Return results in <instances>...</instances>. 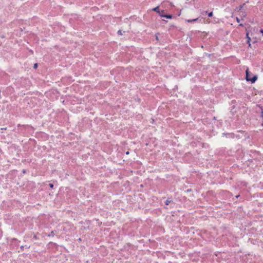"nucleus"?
I'll return each instance as SVG.
<instances>
[{
  "label": "nucleus",
  "mask_w": 263,
  "mask_h": 263,
  "mask_svg": "<svg viewBox=\"0 0 263 263\" xmlns=\"http://www.w3.org/2000/svg\"><path fill=\"white\" fill-rule=\"evenodd\" d=\"M246 80L247 81H251L252 83H255L257 79V76L256 75L254 76L252 78H248V70L247 69L246 71Z\"/></svg>",
  "instance_id": "f257e3e1"
},
{
  "label": "nucleus",
  "mask_w": 263,
  "mask_h": 263,
  "mask_svg": "<svg viewBox=\"0 0 263 263\" xmlns=\"http://www.w3.org/2000/svg\"><path fill=\"white\" fill-rule=\"evenodd\" d=\"M152 10L156 12L157 13H158L159 14V15L160 16H161V15H163V14H164V10H161V11L159 10V6H157V7L153 8L152 9Z\"/></svg>",
  "instance_id": "f03ea898"
},
{
  "label": "nucleus",
  "mask_w": 263,
  "mask_h": 263,
  "mask_svg": "<svg viewBox=\"0 0 263 263\" xmlns=\"http://www.w3.org/2000/svg\"><path fill=\"white\" fill-rule=\"evenodd\" d=\"M247 35V39H248L247 43H248L249 46H251V43H250L251 38L249 36V33L248 32L247 33V35Z\"/></svg>",
  "instance_id": "7ed1b4c3"
},
{
  "label": "nucleus",
  "mask_w": 263,
  "mask_h": 263,
  "mask_svg": "<svg viewBox=\"0 0 263 263\" xmlns=\"http://www.w3.org/2000/svg\"><path fill=\"white\" fill-rule=\"evenodd\" d=\"M161 17H164L169 19H171L172 18V16L171 15H164V14H163V15H161Z\"/></svg>",
  "instance_id": "20e7f679"
},
{
  "label": "nucleus",
  "mask_w": 263,
  "mask_h": 263,
  "mask_svg": "<svg viewBox=\"0 0 263 263\" xmlns=\"http://www.w3.org/2000/svg\"><path fill=\"white\" fill-rule=\"evenodd\" d=\"M197 19L196 18V19H193V20H187V22H189V23H190V22H194V21H196Z\"/></svg>",
  "instance_id": "39448f33"
},
{
  "label": "nucleus",
  "mask_w": 263,
  "mask_h": 263,
  "mask_svg": "<svg viewBox=\"0 0 263 263\" xmlns=\"http://www.w3.org/2000/svg\"><path fill=\"white\" fill-rule=\"evenodd\" d=\"M208 16L209 17H212L213 16V12H211L209 13V14H208Z\"/></svg>",
  "instance_id": "423d86ee"
},
{
  "label": "nucleus",
  "mask_w": 263,
  "mask_h": 263,
  "mask_svg": "<svg viewBox=\"0 0 263 263\" xmlns=\"http://www.w3.org/2000/svg\"><path fill=\"white\" fill-rule=\"evenodd\" d=\"M118 34H119V35H122V31H121V30H119V31H118Z\"/></svg>",
  "instance_id": "0eeeda50"
},
{
  "label": "nucleus",
  "mask_w": 263,
  "mask_h": 263,
  "mask_svg": "<svg viewBox=\"0 0 263 263\" xmlns=\"http://www.w3.org/2000/svg\"><path fill=\"white\" fill-rule=\"evenodd\" d=\"M236 19L237 22L238 23H239V22H240V20H239V18L238 17H237L236 18Z\"/></svg>",
  "instance_id": "6e6552de"
},
{
  "label": "nucleus",
  "mask_w": 263,
  "mask_h": 263,
  "mask_svg": "<svg viewBox=\"0 0 263 263\" xmlns=\"http://www.w3.org/2000/svg\"><path fill=\"white\" fill-rule=\"evenodd\" d=\"M49 186H50V187H51V188H52V187H53V184H51V183L49 184Z\"/></svg>",
  "instance_id": "1a4fd4ad"
},
{
  "label": "nucleus",
  "mask_w": 263,
  "mask_h": 263,
  "mask_svg": "<svg viewBox=\"0 0 263 263\" xmlns=\"http://www.w3.org/2000/svg\"><path fill=\"white\" fill-rule=\"evenodd\" d=\"M170 201H168V200H166V204L168 205V204H169V203H170Z\"/></svg>",
  "instance_id": "9d476101"
},
{
  "label": "nucleus",
  "mask_w": 263,
  "mask_h": 263,
  "mask_svg": "<svg viewBox=\"0 0 263 263\" xmlns=\"http://www.w3.org/2000/svg\"><path fill=\"white\" fill-rule=\"evenodd\" d=\"M37 64H35L34 65V68H36L37 67Z\"/></svg>",
  "instance_id": "9b49d317"
},
{
  "label": "nucleus",
  "mask_w": 263,
  "mask_h": 263,
  "mask_svg": "<svg viewBox=\"0 0 263 263\" xmlns=\"http://www.w3.org/2000/svg\"><path fill=\"white\" fill-rule=\"evenodd\" d=\"M245 17H246V14H243L242 16H241L242 18Z\"/></svg>",
  "instance_id": "f8f14e48"
},
{
  "label": "nucleus",
  "mask_w": 263,
  "mask_h": 263,
  "mask_svg": "<svg viewBox=\"0 0 263 263\" xmlns=\"http://www.w3.org/2000/svg\"><path fill=\"white\" fill-rule=\"evenodd\" d=\"M260 31L262 34V35H263V30L261 29Z\"/></svg>",
  "instance_id": "ddd939ff"
},
{
  "label": "nucleus",
  "mask_w": 263,
  "mask_h": 263,
  "mask_svg": "<svg viewBox=\"0 0 263 263\" xmlns=\"http://www.w3.org/2000/svg\"><path fill=\"white\" fill-rule=\"evenodd\" d=\"M240 25V26H243V25H242V24H240V25Z\"/></svg>",
  "instance_id": "4468645a"
},
{
  "label": "nucleus",
  "mask_w": 263,
  "mask_h": 263,
  "mask_svg": "<svg viewBox=\"0 0 263 263\" xmlns=\"http://www.w3.org/2000/svg\"><path fill=\"white\" fill-rule=\"evenodd\" d=\"M171 6H173V4L172 3H171Z\"/></svg>",
  "instance_id": "2eb2a0df"
},
{
  "label": "nucleus",
  "mask_w": 263,
  "mask_h": 263,
  "mask_svg": "<svg viewBox=\"0 0 263 263\" xmlns=\"http://www.w3.org/2000/svg\"><path fill=\"white\" fill-rule=\"evenodd\" d=\"M248 78H250L249 73H248Z\"/></svg>",
  "instance_id": "dca6fc26"
},
{
  "label": "nucleus",
  "mask_w": 263,
  "mask_h": 263,
  "mask_svg": "<svg viewBox=\"0 0 263 263\" xmlns=\"http://www.w3.org/2000/svg\"><path fill=\"white\" fill-rule=\"evenodd\" d=\"M129 154L128 152H126V154Z\"/></svg>",
  "instance_id": "f3484780"
},
{
  "label": "nucleus",
  "mask_w": 263,
  "mask_h": 263,
  "mask_svg": "<svg viewBox=\"0 0 263 263\" xmlns=\"http://www.w3.org/2000/svg\"><path fill=\"white\" fill-rule=\"evenodd\" d=\"M261 115H262V116H263V111H262Z\"/></svg>",
  "instance_id": "a211bd4d"
}]
</instances>
